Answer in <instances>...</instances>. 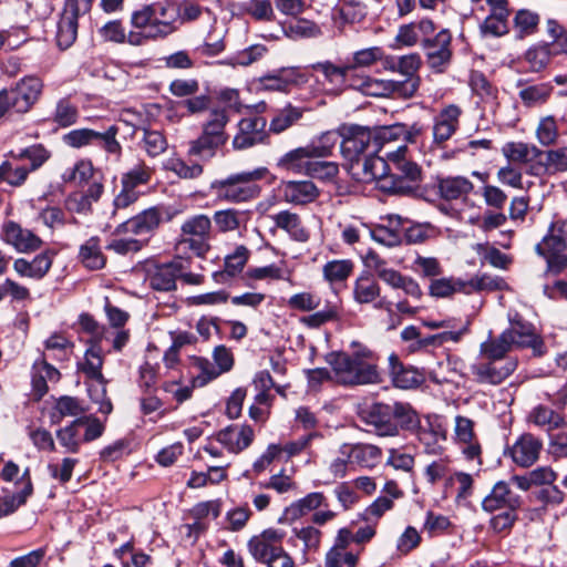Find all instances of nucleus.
Returning <instances> with one entry per match:
<instances>
[{"label":"nucleus","instance_id":"22","mask_svg":"<svg viewBox=\"0 0 567 567\" xmlns=\"http://www.w3.org/2000/svg\"><path fill=\"white\" fill-rule=\"evenodd\" d=\"M184 269L182 258L159 266H155L148 272L150 286L158 291H169L176 288V278Z\"/></svg>","mask_w":567,"mask_h":567},{"label":"nucleus","instance_id":"35","mask_svg":"<svg viewBox=\"0 0 567 567\" xmlns=\"http://www.w3.org/2000/svg\"><path fill=\"white\" fill-rule=\"evenodd\" d=\"M271 219L278 228L289 234L293 240L306 243L309 239V233L302 226L299 215L289 210H282L272 215Z\"/></svg>","mask_w":567,"mask_h":567},{"label":"nucleus","instance_id":"47","mask_svg":"<svg viewBox=\"0 0 567 567\" xmlns=\"http://www.w3.org/2000/svg\"><path fill=\"white\" fill-rule=\"evenodd\" d=\"M408 181L413 182L403 174L402 176H396L388 174L386 171L385 174L377 182V187L384 193L406 195L413 190L412 185H410Z\"/></svg>","mask_w":567,"mask_h":567},{"label":"nucleus","instance_id":"33","mask_svg":"<svg viewBox=\"0 0 567 567\" xmlns=\"http://www.w3.org/2000/svg\"><path fill=\"white\" fill-rule=\"evenodd\" d=\"M327 506V497L323 493L313 492L287 506L285 509V516L287 519L297 520L311 512H316L317 509Z\"/></svg>","mask_w":567,"mask_h":567},{"label":"nucleus","instance_id":"41","mask_svg":"<svg viewBox=\"0 0 567 567\" xmlns=\"http://www.w3.org/2000/svg\"><path fill=\"white\" fill-rule=\"evenodd\" d=\"M22 478L25 481V484L21 492L12 495H6L0 498V518L14 513L31 495L32 484L28 468L24 471Z\"/></svg>","mask_w":567,"mask_h":567},{"label":"nucleus","instance_id":"52","mask_svg":"<svg viewBox=\"0 0 567 567\" xmlns=\"http://www.w3.org/2000/svg\"><path fill=\"white\" fill-rule=\"evenodd\" d=\"M551 85L548 83H540L529 85L519 91V97L526 106H537L544 104L551 94Z\"/></svg>","mask_w":567,"mask_h":567},{"label":"nucleus","instance_id":"39","mask_svg":"<svg viewBox=\"0 0 567 567\" xmlns=\"http://www.w3.org/2000/svg\"><path fill=\"white\" fill-rule=\"evenodd\" d=\"M302 115L303 109L287 104L276 112L270 121L269 131L275 134H280L298 123Z\"/></svg>","mask_w":567,"mask_h":567},{"label":"nucleus","instance_id":"51","mask_svg":"<svg viewBox=\"0 0 567 567\" xmlns=\"http://www.w3.org/2000/svg\"><path fill=\"white\" fill-rule=\"evenodd\" d=\"M94 167L91 161L80 159L73 166L66 167L61 174L64 183L82 184L92 178Z\"/></svg>","mask_w":567,"mask_h":567},{"label":"nucleus","instance_id":"9","mask_svg":"<svg viewBox=\"0 0 567 567\" xmlns=\"http://www.w3.org/2000/svg\"><path fill=\"white\" fill-rule=\"evenodd\" d=\"M350 86L370 96H396L410 99L416 93V80L393 81L374 79L369 75H357Z\"/></svg>","mask_w":567,"mask_h":567},{"label":"nucleus","instance_id":"36","mask_svg":"<svg viewBox=\"0 0 567 567\" xmlns=\"http://www.w3.org/2000/svg\"><path fill=\"white\" fill-rule=\"evenodd\" d=\"M439 193L446 200L458 199L473 190V184L464 176H447L440 178Z\"/></svg>","mask_w":567,"mask_h":567},{"label":"nucleus","instance_id":"31","mask_svg":"<svg viewBox=\"0 0 567 567\" xmlns=\"http://www.w3.org/2000/svg\"><path fill=\"white\" fill-rule=\"evenodd\" d=\"M280 189L287 203L305 205L318 197V189L310 181H289L281 184Z\"/></svg>","mask_w":567,"mask_h":567},{"label":"nucleus","instance_id":"56","mask_svg":"<svg viewBox=\"0 0 567 567\" xmlns=\"http://www.w3.org/2000/svg\"><path fill=\"white\" fill-rule=\"evenodd\" d=\"M359 553L342 548H330L326 554V567H357Z\"/></svg>","mask_w":567,"mask_h":567},{"label":"nucleus","instance_id":"38","mask_svg":"<svg viewBox=\"0 0 567 567\" xmlns=\"http://www.w3.org/2000/svg\"><path fill=\"white\" fill-rule=\"evenodd\" d=\"M528 421L536 426L546 429L548 432L560 429L566 424L561 414L545 405L535 406L528 415Z\"/></svg>","mask_w":567,"mask_h":567},{"label":"nucleus","instance_id":"44","mask_svg":"<svg viewBox=\"0 0 567 567\" xmlns=\"http://www.w3.org/2000/svg\"><path fill=\"white\" fill-rule=\"evenodd\" d=\"M380 292L379 284L367 276L359 277L353 286V298L360 305L373 302Z\"/></svg>","mask_w":567,"mask_h":567},{"label":"nucleus","instance_id":"21","mask_svg":"<svg viewBox=\"0 0 567 567\" xmlns=\"http://www.w3.org/2000/svg\"><path fill=\"white\" fill-rule=\"evenodd\" d=\"M255 432L250 425H229L219 431L217 441L231 453H239L247 449L254 441Z\"/></svg>","mask_w":567,"mask_h":567},{"label":"nucleus","instance_id":"12","mask_svg":"<svg viewBox=\"0 0 567 567\" xmlns=\"http://www.w3.org/2000/svg\"><path fill=\"white\" fill-rule=\"evenodd\" d=\"M103 351L97 341L91 343L84 354L80 370L91 380L89 393L92 400H102L106 395V380L102 374Z\"/></svg>","mask_w":567,"mask_h":567},{"label":"nucleus","instance_id":"48","mask_svg":"<svg viewBox=\"0 0 567 567\" xmlns=\"http://www.w3.org/2000/svg\"><path fill=\"white\" fill-rule=\"evenodd\" d=\"M153 169L145 163L140 162L122 175L121 185L133 189H140L150 183Z\"/></svg>","mask_w":567,"mask_h":567},{"label":"nucleus","instance_id":"49","mask_svg":"<svg viewBox=\"0 0 567 567\" xmlns=\"http://www.w3.org/2000/svg\"><path fill=\"white\" fill-rule=\"evenodd\" d=\"M78 35V20L63 12L58 23L56 43L61 49L70 48Z\"/></svg>","mask_w":567,"mask_h":567},{"label":"nucleus","instance_id":"37","mask_svg":"<svg viewBox=\"0 0 567 567\" xmlns=\"http://www.w3.org/2000/svg\"><path fill=\"white\" fill-rule=\"evenodd\" d=\"M60 372L44 359L35 361L32 369V385L39 396L48 392V382L56 383Z\"/></svg>","mask_w":567,"mask_h":567},{"label":"nucleus","instance_id":"59","mask_svg":"<svg viewBox=\"0 0 567 567\" xmlns=\"http://www.w3.org/2000/svg\"><path fill=\"white\" fill-rule=\"evenodd\" d=\"M142 147L152 156H158L167 148V141L159 131L143 130Z\"/></svg>","mask_w":567,"mask_h":567},{"label":"nucleus","instance_id":"40","mask_svg":"<svg viewBox=\"0 0 567 567\" xmlns=\"http://www.w3.org/2000/svg\"><path fill=\"white\" fill-rule=\"evenodd\" d=\"M503 154L511 162L526 164L537 159L543 152L533 144L511 142L504 145Z\"/></svg>","mask_w":567,"mask_h":567},{"label":"nucleus","instance_id":"13","mask_svg":"<svg viewBox=\"0 0 567 567\" xmlns=\"http://www.w3.org/2000/svg\"><path fill=\"white\" fill-rule=\"evenodd\" d=\"M452 34L447 29H443L434 37L423 40V49L426 55V62L431 70L436 73H443L452 60Z\"/></svg>","mask_w":567,"mask_h":567},{"label":"nucleus","instance_id":"64","mask_svg":"<svg viewBox=\"0 0 567 567\" xmlns=\"http://www.w3.org/2000/svg\"><path fill=\"white\" fill-rule=\"evenodd\" d=\"M29 169L22 166H13L10 162L0 165V182H7L11 186H21L29 174Z\"/></svg>","mask_w":567,"mask_h":567},{"label":"nucleus","instance_id":"4","mask_svg":"<svg viewBox=\"0 0 567 567\" xmlns=\"http://www.w3.org/2000/svg\"><path fill=\"white\" fill-rule=\"evenodd\" d=\"M372 132L378 153L383 154L399 173L412 181H419L421 177V168L408 157L406 145L399 144L395 147L392 146L393 142L402 141L401 136L404 132L403 124L398 123L390 126H382Z\"/></svg>","mask_w":567,"mask_h":567},{"label":"nucleus","instance_id":"32","mask_svg":"<svg viewBox=\"0 0 567 567\" xmlns=\"http://www.w3.org/2000/svg\"><path fill=\"white\" fill-rule=\"evenodd\" d=\"M388 361L390 375L396 388L412 389L422 382V374L412 367H404L396 354H390Z\"/></svg>","mask_w":567,"mask_h":567},{"label":"nucleus","instance_id":"2","mask_svg":"<svg viewBox=\"0 0 567 567\" xmlns=\"http://www.w3.org/2000/svg\"><path fill=\"white\" fill-rule=\"evenodd\" d=\"M516 348H530L533 353L540 357L545 353V344L530 327L516 323L503 331L497 338L489 337L480 344V354L487 360L503 359L506 353Z\"/></svg>","mask_w":567,"mask_h":567},{"label":"nucleus","instance_id":"55","mask_svg":"<svg viewBox=\"0 0 567 567\" xmlns=\"http://www.w3.org/2000/svg\"><path fill=\"white\" fill-rule=\"evenodd\" d=\"M309 146L298 147L286 153L279 161V166L293 172H300L303 167L307 168L309 158H312Z\"/></svg>","mask_w":567,"mask_h":567},{"label":"nucleus","instance_id":"5","mask_svg":"<svg viewBox=\"0 0 567 567\" xmlns=\"http://www.w3.org/2000/svg\"><path fill=\"white\" fill-rule=\"evenodd\" d=\"M267 173V168L260 167L251 172L233 174L223 179H216L210 184V189L215 196L229 203H243L257 197L260 187L255 183L261 179Z\"/></svg>","mask_w":567,"mask_h":567},{"label":"nucleus","instance_id":"17","mask_svg":"<svg viewBox=\"0 0 567 567\" xmlns=\"http://www.w3.org/2000/svg\"><path fill=\"white\" fill-rule=\"evenodd\" d=\"M520 504V496L515 494L511 489L509 483L505 481L495 483L491 492L482 501L483 509L488 513L499 509L516 511Z\"/></svg>","mask_w":567,"mask_h":567},{"label":"nucleus","instance_id":"53","mask_svg":"<svg viewBox=\"0 0 567 567\" xmlns=\"http://www.w3.org/2000/svg\"><path fill=\"white\" fill-rule=\"evenodd\" d=\"M210 228L209 217L200 214L185 220L182 225V234L183 236H194L209 240Z\"/></svg>","mask_w":567,"mask_h":567},{"label":"nucleus","instance_id":"42","mask_svg":"<svg viewBox=\"0 0 567 567\" xmlns=\"http://www.w3.org/2000/svg\"><path fill=\"white\" fill-rule=\"evenodd\" d=\"M79 257L82 264L92 270L101 269L105 265L97 237H91L80 247Z\"/></svg>","mask_w":567,"mask_h":567},{"label":"nucleus","instance_id":"30","mask_svg":"<svg viewBox=\"0 0 567 567\" xmlns=\"http://www.w3.org/2000/svg\"><path fill=\"white\" fill-rule=\"evenodd\" d=\"M392 165L388 158L381 154H369L360 159L359 165L351 164L353 169H361L355 172L358 178L363 183L378 182Z\"/></svg>","mask_w":567,"mask_h":567},{"label":"nucleus","instance_id":"24","mask_svg":"<svg viewBox=\"0 0 567 567\" xmlns=\"http://www.w3.org/2000/svg\"><path fill=\"white\" fill-rule=\"evenodd\" d=\"M53 256L52 251L47 250L31 260L18 258L13 262V269L21 277L40 280L49 272L53 264Z\"/></svg>","mask_w":567,"mask_h":567},{"label":"nucleus","instance_id":"19","mask_svg":"<svg viewBox=\"0 0 567 567\" xmlns=\"http://www.w3.org/2000/svg\"><path fill=\"white\" fill-rule=\"evenodd\" d=\"M463 111L456 104L444 106L433 121V141L436 144L449 141L457 131Z\"/></svg>","mask_w":567,"mask_h":567},{"label":"nucleus","instance_id":"15","mask_svg":"<svg viewBox=\"0 0 567 567\" xmlns=\"http://www.w3.org/2000/svg\"><path fill=\"white\" fill-rule=\"evenodd\" d=\"M312 71L321 74L322 79L317 78L324 92L329 94H339L347 85L348 73L352 70L351 65L339 66L331 61H322L309 66Z\"/></svg>","mask_w":567,"mask_h":567},{"label":"nucleus","instance_id":"10","mask_svg":"<svg viewBox=\"0 0 567 567\" xmlns=\"http://www.w3.org/2000/svg\"><path fill=\"white\" fill-rule=\"evenodd\" d=\"M43 89L42 81L37 76H24L10 90L3 89L6 113L12 107L19 113L28 112L39 100Z\"/></svg>","mask_w":567,"mask_h":567},{"label":"nucleus","instance_id":"1","mask_svg":"<svg viewBox=\"0 0 567 567\" xmlns=\"http://www.w3.org/2000/svg\"><path fill=\"white\" fill-rule=\"evenodd\" d=\"M327 362L333 372V380L343 385H368L382 382L377 360L369 349H360L352 354L332 352Z\"/></svg>","mask_w":567,"mask_h":567},{"label":"nucleus","instance_id":"57","mask_svg":"<svg viewBox=\"0 0 567 567\" xmlns=\"http://www.w3.org/2000/svg\"><path fill=\"white\" fill-rule=\"evenodd\" d=\"M558 137V125L554 116L547 115L539 120L536 128V138L543 146L556 143Z\"/></svg>","mask_w":567,"mask_h":567},{"label":"nucleus","instance_id":"50","mask_svg":"<svg viewBox=\"0 0 567 567\" xmlns=\"http://www.w3.org/2000/svg\"><path fill=\"white\" fill-rule=\"evenodd\" d=\"M352 271L353 262L349 259L328 261L322 269L323 278L330 284L347 280Z\"/></svg>","mask_w":567,"mask_h":567},{"label":"nucleus","instance_id":"3","mask_svg":"<svg viewBox=\"0 0 567 567\" xmlns=\"http://www.w3.org/2000/svg\"><path fill=\"white\" fill-rule=\"evenodd\" d=\"M178 17L175 1L158 0L132 11L130 23L133 29H148V35L164 39L177 31Z\"/></svg>","mask_w":567,"mask_h":567},{"label":"nucleus","instance_id":"8","mask_svg":"<svg viewBox=\"0 0 567 567\" xmlns=\"http://www.w3.org/2000/svg\"><path fill=\"white\" fill-rule=\"evenodd\" d=\"M229 118L224 109H213L203 125L200 136L190 143L189 153L202 157H213L215 150L227 141L225 127Z\"/></svg>","mask_w":567,"mask_h":567},{"label":"nucleus","instance_id":"63","mask_svg":"<svg viewBox=\"0 0 567 567\" xmlns=\"http://www.w3.org/2000/svg\"><path fill=\"white\" fill-rule=\"evenodd\" d=\"M422 61L419 53H410L399 58L398 72L404 75L405 80H416V91L420 86V78L416 75L421 68Z\"/></svg>","mask_w":567,"mask_h":567},{"label":"nucleus","instance_id":"7","mask_svg":"<svg viewBox=\"0 0 567 567\" xmlns=\"http://www.w3.org/2000/svg\"><path fill=\"white\" fill-rule=\"evenodd\" d=\"M365 423L373 429L378 436H395L399 434V421H413V412L406 404L374 403L364 414Z\"/></svg>","mask_w":567,"mask_h":567},{"label":"nucleus","instance_id":"46","mask_svg":"<svg viewBox=\"0 0 567 567\" xmlns=\"http://www.w3.org/2000/svg\"><path fill=\"white\" fill-rule=\"evenodd\" d=\"M84 424L83 419H76L68 426L56 432L59 444L64 447L68 453H76L81 444L79 427Z\"/></svg>","mask_w":567,"mask_h":567},{"label":"nucleus","instance_id":"43","mask_svg":"<svg viewBox=\"0 0 567 567\" xmlns=\"http://www.w3.org/2000/svg\"><path fill=\"white\" fill-rule=\"evenodd\" d=\"M85 412L84 408L76 398L61 396L56 400L51 413L52 423H60L64 417H76Z\"/></svg>","mask_w":567,"mask_h":567},{"label":"nucleus","instance_id":"62","mask_svg":"<svg viewBox=\"0 0 567 567\" xmlns=\"http://www.w3.org/2000/svg\"><path fill=\"white\" fill-rule=\"evenodd\" d=\"M508 16L502 14L501 11L498 14L489 13L481 25L482 32L493 37L506 34L508 32Z\"/></svg>","mask_w":567,"mask_h":567},{"label":"nucleus","instance_id":"25","mask_svg":"<svg viewBox=\"0 0 567 567\" xmlns=\"http://www.w3.org/2000/svg\"><path fill=\"white\" fill-rule=\"evenodd\" d=\"M417 439L429 454H440L446 441V430L437 419H426L417 431Z\"/></svg>","mask_w":567,"mask_h":567},{"label":"nucleus","instance_id":"23","mask_svg":"<svg viewBox=\"0 0 567 567\" xmlns=\"http://www.w3.org/2000/svg\"><path fill=\"white\" fill-rule=\"evenodd\" d=\"M2 236L7 244L23 254L34 251L42 245V240L38 236L13 221L3 225Z\"/></svg>","mask_w":567,"mask_h":567},{"label":"nucleus","instance_id":"6","mask_svg":"<svg viewBox=\"0 0 567 567\" xmlns=\"http://www.w3.org/2000/svg\"><path fill=\"white\" fill-rule=\"evenodd\" d=\"M285 536L282 529L267 528L248 540V551L255 560L268 567H293V559L282 547Z\"/></svg>","mask_w":567,"mask_h":567},{"label":"nucleus","instance_id":"11","mask_svg":"<svg viewBox=\"0 0 567 567\" xmlns=\"http://www.w3.org/2000/svg\"><path fill=\"white\" fill-rule=\"evenodd\" d=\"M343 157L354 165L369 154H378V147L373 140V132L367 127H351L340 143Z\"/></svg>","mask_w":567,"mask_h":567},{"label":"nucleus","instance_id":"45","mask_svg":"<svg viewBox=\"0 0 567 567\" xmlns=\"http://www.w3.org/2000/svg\"><path fill=\"white\" fill-rule=\"evenodd\" d=\"M73 342L62 333H53L44 341V349L52 353V358L64 361L68 360L73 352Z\"/></svg>","mask_w":567,"mask_h":567},{"label":"nucleus","instance_id":"14","mask_svg":"<svg viewBox=\"0 0 567 567\" xmlns=\"http://www.w3.org/2000/svg\"><path fill=\"white\" fill-rule=\"evenodd\" d=\"M485 287L486 282L484 277H473L470 280L449 277L433 279L430 284L429 291L433 297L447 298L457 292L470 295Z\"/></svg>","mask_w":567,"mask_h":567},{"label":"nucleus","instance_id":"54","mask_svg":"<svg viewBox=\"0 0 567 567\" xmlns=\"http://www.w3.org/2000/svg\"><path fill=\"white\" fill-rule=\"evenodd\" d=\"M340 142V134L334 131L323 133L317 142L309 144L311 156L327 157L330 156Z\"/></svg>","mask_w":567,"mask_h":567},{"label":"nucleus","instance_id":"34","mask_svg":"<svg viewBox=\"0 0 567 567\" xmlns=\"http://www.w3.org/2000/svg\"><path fill=\"white\" fill-rule=\"evenodd\" d=\"M378 277L393 289L403 290L406 296L415 299H420L422 296V290L414 279L403 276L393 268L386 267L381 270V274Z\"/></svg>","mask_w":567,"mask_h":567},{"label":"nucleus","instance_id":"20","mask_svg":"<svg viewBox=\"0 0 567 567\" xmlns=\"http://www.w3.org/2000/svg\"><path fill=\"white\" fill-rule=\"evenodd\" d=\"M543 442L530 433H525L509 449V455L515 464L529 467L537 462Z\"/></svg>","mask_w":567,"mask_h":567},{"label":"nucleus","instance_id":"16","mask_svg":"<svg viewBox=\"0 0 567 567\" xmlns=\"http://www.w3.org/2000/svg\"><path fill=\"white\" fill-rule=\"evenodd\" d=\"M266 120L260 116L243 118L238 123V132L233 140V146L236 150H246L266 138Z\"/></svg>","mask_w":567,"mask_h":567},{"label":"nucleus","instance_id":"27","mask_svg":"<svg viewBox=\"0 0 567 567\" xmlns=\"http://www.w3.org/2000/svg\"><path fill=\"white\" fill-rule=\"evenodd\" d=\"M307 76L296 69H282L278 73L260 78L259 89L264 91L287 92L291 85H301L307 83Z\"/></svg>","mask_w":567,"mask_h":567},{"label":"nucleus","instance_id":"28","mask_svg":"<svg viewBox=\"0 0 567 567\" xmlns=\"http://www.w3.org/2000/svg\"><path fill=\"white\" fill-rule=\"evenodd\" d=\"M515 369V362H507L502 367H496L494 361L491 360L471 365V371L478 383L492 385L502 383Z\"/></svg>","mask_w":567,"mask_h":567},{"label":"nucleus","instance_id":"58","mask_svg":"<svg viewBox=\"0 0 567 567\" xmlns=\"http://www.w3.org/2000/svg\"><path fill=\"white\" fill-rule=\"evenodd\" d=\"M99 137L100 132L91 128H79L66 133L63 136V142L70 147L80 148L96 143Z\"/></svg>","mask_w":567,"mask_h":567},{"label":"nucleus","instance_id":"29","mask_svg":"<svg viewBox=\"0 0 567 567\" xmlns=\"http://www.w3.org/2000/svg\"><path fill=\"white\" fill-rule=\"evenodd\" d=\"M342 455L351 456V461L365 468L375 467L382 456L381 449L373 444H342L339 449Z\"/></svg>","mask_w":567,"mask_h":567},{"label":"nucleus","instance_id":"60","mask_svg":"<svg viewBox=\"0 0 567 567\" xmlns=\"http://www.w3.org/2000/svg\"><path fill=\"white\" fill-rule=\"evenodd\" d=\"M10 156L14 159H29L31 162L29 171H35L49 159L50 153L42 145H32L18 153L10 152Z\"/></svg>","mask_w":567,"mask_h":567},{"label":"nucleus","instance_id":"18","mask_svg":"<svg viewBox=\"0 0 567 567\" xmlns=\"http://www.w3.org/2000/svg\"><path fill=\"white\" fill-rule=\"evenodd\" d=\"M163 220V210L151 207L121 224L115 233H132L136 236L148 235L155 231Z\"/></svg>","mask_w":567,"mask_h":567},{"label":"nucleus","instance_id":"61","mask_svg":"<svg viewBox=\"0 0 567 567\" xmlns=\"http://www.w3.org/2000/svg\"><path fill=\"white\" fill-rule=\"evenodd\" d=\"M97 33L104 42L123 44L126 40V30L121 20H110L104 23Z\"/></svg>","mask_w":567,"mask_h":567},{"label":"nucleus","instance_id":"26","mask_svg":"<svg viewBox=\"0 0 567 567\" xmlns=\"http://www.w3.org/2000/svg\"><path fill=\"white\" fill-rule=\"evenodd\" d=\"M373 240L394 247L401 244L403 236V219L399 215H388L381 218L379 224L371 233Z\"/></svg>","mask_w":567,"mask_h":567}]
</instances>
